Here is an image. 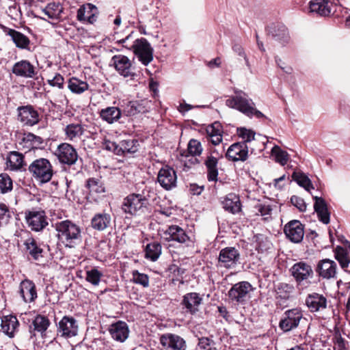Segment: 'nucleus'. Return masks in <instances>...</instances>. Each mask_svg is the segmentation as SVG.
<instances>
[{
    "instance_id": "2eb2a0df",
    "label": "nucleus",
    "mask_w": 350,
    "mask_h": 350,
    "mask_svg": "<svg viewBox=\"0 0 350 350\" xmlns=\"http://www.w3.org/2000/svg\"><path fill=\"white\" fill-rule=\"evenodd\" d=\"M286 237L293 243H299L304 235V226L298 220H292L287 223L284 228Z\"/></svg>"
},
{
    "instance_id": "2f4dec72",
    "label": "nucleus",
    "mask_w": 350,
    "mask_h": 350,
    "mask_svg": "<svg viewBox=\"0 0 350 350\" xmlns=\"http://www.w3.org/2000/svg\"><path fill=\"white\" fill-rule=\"evenodd\" d=\"M145 101H130L122 109V114L126 116H133L138 113H144L148 111L145 105Z\"/></svg>"
},
{
    "instance_id": "58836bf2",
    "label": "nucleus",
    "mask_w": 350,
    "mask_h": 350,
    "mask_svg": "<svg viewBox=\"0 0 350 350\" xmlns=\"http://www.w3.org/2000/svg\"><path fill=\"white\" fill-rule=\"evenodd\" d=\"M335 258L338 261L341 267L347 272L350 273V257L346 250L342 247H337L334 252Z\"/></svg>"
},
{
    "instance_id": "dca6fc26",
    "label": "nucleus",
    "mask_w": 350,
    "mask_h": 350,
    "mask_svg": "<svg viewBox=\"0 0 350 350\" xmlns=\"http://www.w3.org/2000/svg\"><path fill=\"white\" fill-rule=\"evenodd\" d=\"M249 148L244 142L232 144L227 150L226 156L232 161H245L248 157Z\"/></svg>"
},
{
    "instance_id": "680f3d73",
    "label": "nucleus",
    "mask_w": 350,
    "mask_h": 350,
    "mask_svg": "<svg viewBox=\"0 0 350 350\" xmlns=\"http://www.w3.org/2000/svg\"><path fill=\"white\" fill-rule=\"evenodd\" d=\"M48 83L51 86L57 87L59 89H63L64 79L60 74L57 73L53 79L48 80Z\"/></svg>"
},
{
    "instance_id": "13d9d810",
    "label": "nucleus",
    "mask_w": 350,
    "mask_h": 350,
    "mask_svg": "<svg viewBox=\"0 0 350 350\" xmlns=\"http://www.w3.org/2000/svg\"><path fill=\"white\" fill-rule=\"evenodd\" d=\"M187 150L189 153L193 156H199L202 152L201 143L195 139H191L188 144Z\"/></svg>"
},
{
    "instance_id": "864d4df0",
    "label": "nucleus",
    "mask_w": 350,
    "mask_h": 350,
    "mask_svg": "<svg viewBox=\"0 0 350 350\" xmlns=\"http://www.w3.org/2000/svg\"><path fill=\"white\" fill-rule=\"evenodd\" d=\"M256 249L259 252H263L268 250L271 245L270 241L261 234L256 236Z\"/></svg>"
},
{
    "instance_id": "f257e3e1",
    "label": "nucleus",
    "mask_w": 350,
    "mask_h": 350,
    "mask_svg": "<svg viewBox=\"0 0 350 350\" xmlns=\"http://www.w3.org/2000/svg\"><path fill=\"white\" fill-rule=\"evenodd\" d=\"M226 106L238 110L249 118H266L265 115L255 107V103L252 98L243 91L234 90V95L230 96L226 100Z\"/></svg>"
},
{
    "instance_id": "de8ad7c7",
    "label": "nucleus",
    "mask_w": 350,
    "mask_h": 350,
    "mask_svg": "<svg viewBox=\"0 0 350 350\" xmlns=\"http://www.w3.org/2000/svg\"><path fill=\"white\" fill-rule=\"evenodd\" d=\"M292 176L293 180L307 191H310L311 189H314L311 180L304 173L295 172Z\"/></svg>"
},
{
    "instance_id": "603ef678",
    "label": "nucleus",
    "mask_w": 350,
    "mask_h": 350,
    "mask_svg": "<svg viewBox=\"0 0 350 350\" xmlns=\"http://www.w3.org/2000/svg\"><path fill=\"white\" fill-rule=\"evenodd\" d=\"M12 189V180L6 174H0V193H6Z\"/></svg>"
},
{
    "instance_id": "bf43d9fd",
    "label": "nucleus",
    "mask_w": 350,
    "mask_h": 350,
    "mask_svg": "<svg viewBox=\"0 0 350 350\" xmlns=\"http://www.w3.org/2000/svg\"><path fill=\"white\" fill-rule=\"evenodd\" d=\"M237 133L243 139L242 142L245 143V144L255 139V133L252 130L247 129L245 128H240L238 129Z\"/></svg>"
},
{
    "instance_id": "a19ab883",
    "label": "nucleus",
    "mask_w": 350,
    "mask_h": 350,
    "mask_svg": "<svg viewBox=\"0 0 350 350\" xmlns=\"http://www.w3.org/2000/svg\"><path fill=\"white\" fill-rule=\"evenodd\" d=\"M44 143V139L38 135L31 133H25L22 138L21 144H24V147L27 148H37Z\"/></svg>"
},
{
    "instance_id": "473e14b6",
    "label": "nucleus",
    "mask_w": 350,
    "mask_h": 350,
    "mask_svg": "<svg viewBox=\"0 0 350 350\" xmlns=\"http://www.w3.org/2000/svg\"><path fill=\"white\" fill-rule=\"evenodd\" d=\"M269 33L282 45L288 44L290 41L288 29L283 25H277L271 27Z\"/></svg>"
},
{
    "instance_id": "20e7f679",
    "label": "nucleus",
    "mask_w": 350,
    "mask_h": 350,
    "mask_svg": "<svg viewBox=\"0 0 350 350\" xmlns=\"http://www.w3.org/2000/svg\"><path fill=\"white\" fill-rule=\"evenodd\" d=\"M29 173L40 183L49 182L53 175L51 162L44 158L34 160L28 167Z\"/></svg>"
},
{
    "instance_id": "b1692460",
    "label": "nucleus",
    "mask_w": 350,
    "mask_h": 350,
    "mask_svg": "<svg viewBox=\"0 0 350 350\" xmlns=\"http://www.w3.org/2000/svg\"><path fill=\"white\" fill-rule=\"evenodd\" d=\"M306 304L310 312H319L327 307V299L321 294L313 293L307 296Z\"/></svg>"
},
{
    "instance_id": "39448f33",
    "label": "nucleus",
    "mask_w": 350,
    "mask_h": 350,
    "mask_svg": "<svg viewBox=\"0 0 350 350\" xmlns=\"http://www.w3.org/2000/svg\"><path fill=\"white\" fill-rule=\"evenodd\" d=\"M134 54L144 66L148 65L153 59V49L146 39H137L131 46Z\"/></svg>"
},
{
    "instance_id": "bb28decb",
    "label": "nucleus",
    "mask_w": 350,
    "mask_h": 350,
    "mask_svg": "<svg viewBox=\"0 0 350 350\" xmlns=\"http://www.w3.org/2000/svg\"><path fill=\"white\" fill-rule=\"evenodd\" d=\"M109 332L115 340L120 342L125 341L129 334L127 324L121 321L111 325Z\"/></svg>"
},
{
    "instance_id": "e2e57ef3",
    "label": "nucleus",
    "mask_w": 350,
    "mask_h": 350,
    "mask_svg": "<svg viewBox=\"0 0 350 350\" xmlns=\"http://www.w3.org/2000/svg\"><path fill=\"white\" fill-rule=\"evenodd\" d=\"M258 211L262 216L264 217L265 219H267L271 215V208L267 204H259L258 206Z\"/></svg>"
},
{
    "instance_id": "774afa93",
    "label": "nucleus",
    "mask_w": 350,
    "mask_h": 350,
    "mask_svg": "<svg viewBox=\"0 0 350 350\" xmlns=\"http://www.w3.org/2000/svg\"><path fill=\"white\" fill-rule=\"evenodd\" d=\"M275 62L277 65L286 73L290 74L291 72V68L290 67H284L283 65L284 64V62L281 60V59L278 57H275Z\"/></svg>"
},
{
    "instance_id": "9b49d317",
    "label": "nucleus",
    "mask_w": 350,
    "mask_h": 350,
    "mask_svg": "<svg viewBox=\"0 0 350 350\" xmlns=\"http://www.w3.org/2000/svg\"><path fill=\"white\" fill-rule=\"evenodd\" d=\"M17 110L18 120L24 126H32L39 122V113L31 105L18 107Z\"/></svg>"
},
{
    "instance_id": "79ce46f5",
    "label": "nucleus",
    "mask_w": 350,
    "mask_h": 350,
    "mask_svg": "<svg viewBox=\"0 0 350 350\" xmlns=\"http://www.w3.org/2000/svg\"><path fill=\"white\" fill-rule=\"evenodd\" d=\"M68 88L72 93L80 94L88 90L89 85L86 81L72 77L68 80Z\"/></svg>"
},
{
    "instance_id": "6e6552de",
    "label": "nucleus",
    "mask_w": 350,
    "mask_h": 350,
    "mask_svg": "<svg viewBox=\"0 0 350 350\" xmlns=\"http://www.w3.org/2000/svg\"><path fill=\"white\" fill-rule=\"evenodd\" d=\"M55 154L61 163L68 165L75 164L78 159L77 150L68 143L59 144L55 150Z\"/></svg>"
},
{
    "instance_id": "4c0bfd02",
    "label": "nucleus",
    "mask_w": 350,
    "mask_h": 350,
    "mask_svg": "<svg viewBox=\"0 0 350 350\" xmlns=\"http://www.w3.org/2000/svg\"><path fill=\"white\" fill-rule=\"evenodd\" d=\"M8 166L12 170H18L25 165L24 157L16 151L11 152L8 157Z\"/></svg>"
},
{
    "instance_id": "393cba45",
    "label": "nucleus",
    "mask_w": 350,
    "mask_h": 350,
    "mask_svg": "<svg viewBox=\"0 0 350 350\" xmlns=\"http://www.w3.org/2000/svg\"><path fill=\"white\" fill-rule=\"evenodd\" d=\"M26 219L32 230L40 231L47 224L43 211H31L26 215Z\"/></svg>"
},
{
    "instance_id": "f3484780",
    "label": "nucleus",
    "mask_w": 350,
    "mask_h": 350,
    "mask_svg": "<svg viewBox=\"0 0 350 350\" xmlns=\"http://www.w3.org/2000/svg\"><path fill=\"white\" fill-rule=\"evenodd\" d=\"M12 72L17 77L34 78L38 74V69L28 60H21L14 64Z\"/></svg>"
},
{
    "instance_id": "5701e85b",
    "label": "nucleus",
    "mask_w": 350,
    "mask_h": 350,
    "mask_svg": "<svg viewBox=\"0 0 350 350\" xmlns=\"http://www.w3.org/2000/svg\"><path fill=\"white\" fill-rule=\"evenodd\" d=\"M19 293L25 303H31L37 298L36 285L30 280L25 279L21 282Z\"/></svg>"
},
{
    "instance_id": "5fc2aeb1",
    "label": "nucleus",
    "mask_w": 350,
    "mask_h": 350,
    "mask_svg": "<svg viewBox=\"0 0 350 350\" xmlns=\"http://www.w3.org/2000/svg\"><path fill=\"white\" fill-rule=\"evenodd\" d=\"M132 275L134 283L140 284L145 288L149 286V277L148 275L139 273L138 271L135 270L132 272Z\"/></svg>"
},
{
    "instance_id": "72a5a7b5",
    "label": "nucleus",
    "mask_w": 350,
    "mask_h": 350,
    "mask_svg": "<svg viewBox=\"0 0 350 350\" xmlns=\"http://www.w3.org/2000/svg\"><path fill=\"white\" fill-rule=\"evenodd\" d=\"M221 203L223 208L232 214H235L241 211L239 198L234 193L228 194Z\"/></svg>"
},
{
    "instance_id": "69168bd1",
    "label": "nucleus",
    "mask_w": 350,
    "mask_h": 350,
    "mask_svg": "<svg viewBox=\"0 0 350 350\" xmlns=\"http://www.w3.org/2000/svg\"><path fill=\"white\" fill-rule=\"evenodd\" d=\"M208 140L210 141L213 145H218L222 141V135L219 130L215 132V135H210L207 136Z\"/></svg>"
},
{
    "instance_id": "e433bc0d",
    "label": "nucleus",
    "mask_w": 350,
    "mask_h": 350,
    "mask_svg": "<svg viewBox=\"0 0 350 350\" xmlns=\"http://www.w3.org/2000/svg\"><path fill=\"white\" fill-rule=\"evenodd\" d=\"M139 144L137 139H125L120 142L118 155L133 154L138 151Z\"/></svg>"
},
{
    "instance_id": "ddd939ff",
    "label": "nucleus",
    "mask_w": 350,
    "mask_h": 350,
    "mask_svg": "<svg viewBox=\"0 0 350 350\" xmlns=\"http://www.w3.org/2000/svg\"><path fill=\"white\" fill-rule=\"evenodd\" d=\"M157 180L163 189L170 190L176 185V173L172 167L166 165L159 170Z\"/></svg>"
},
{
    "instance_id": "4be33fe9",
    "label": "nucleus",
    "mask_w": 350,
    "mask_h": 350,
    "mask_svg": "<svg viewBox=\"0 0 350 350\" xmlns=\"http://www.w3.org/2000/svg\"><path fill=\"white\" fill-rule=\"evenodd\" d=\"M63 131L66 140L75 142L81 139L85 131V125L76 122L66 125L64 128Z\"/></svg>"
},
{
    "instance_id": "f704fd0d",
    "label": "nucleus",
    "mask_w": 350,
    "mask_h": 350,
    "mask_svg": "<svg viewBox=\"0 0 350 350\" xmlns=\"http://www.w3.org/2000/svg\"><path fill=\"white\" fill-rule=\"evenodd\" d=\"M18 325L19 323L16 317L12 315L5 316L1 321V330L9 337L12 338Z\"/></svg>"
},
{
    "instance_id": "4d7b16f0",
    "label": "nucleus",
    "mask_w": 350,
    "mask_h": 350,
    "mask_svg": "<svg viewBox=\"0 0 350 350\" xmlns=\"http://www.w3.org/2000/svg\"><path fill=\"white\" fill-rule=\"evenodd\" d=\"M87 187L92 193H101L105 191V189L100 182L95 178H90L87 181Z\"/></svg>"
},
{
    "instance_id": "f03ea898",
    "label": "nucleus",
    "mask_w": 350,
    "mask_h": 350,
    "mask_svg": "<svg viewBox=\"0 0 350 350\" xmlns=\"http://www.w3.org/2000/svg\"><path fill=\"white\" fill-rule=\"evenodd\" d=\"M57 237L65 247L72 248L81 239L80 227L70 220L58 221L55 225Z\"/></svg>"
},
{
    "instance_id": "c85d7f7f",
    "label": "nucleus",
    "mask_w": 350,
    "mask_h": 350,
    "mask_svg": "<svg viewBox=\"0 0 350 350\" xmlns=\"http://www.w3.org/2000/svg\"><path fill=\"white\" fill-rule=\"evenodd\" d=\"M332 5V3L325 0H314L309 3L310 12L322 16H326L331 14Z\"/></svg>"
},
{
    "instance_id": "6e6d98bb",
    "label": "nucleus",
    "mask_w": 350,
    "mask_h": 350,
    "mask_svg": "<svg viewBox=\"0 0 350 350\" xmlns=\"http://www.w3.org/2000/svg\"><path fill=\"white\" fill-rule=\"evenodd\" d=\"M12 217V212L5 204L0 203V226L8 224Z\"/></svg>"
},
{
    "instance_id": "a878e982",
    "label": "nucleus",
    "mask_w": 350,
    "mask_h": 350,
    "mask_svg": "<svg viewBox=\"0 0 350 350\" xmlns=\"http://www.w3.org/2000/svg\"><path fill=\"white\" fill-rule=\"evenodd\" d=\"M214 153L215 150L210 152L204 163L206 168L208 180L216 182L218 178V157L214 156Z\"/></svg>"
},
{
    "instance_id": "ea45409f",
    "label": "nucleus",
    "mask_w": 350,
    "mask_h": 350,
    "mask_svg": "<svg viewBox=\"0 0 350 350\" xmlns=\"http://www.w3.org/2000/svg\"><path fill=\"white\" fill-rule=\"evenodd\" d=\"M24 245L29 254L36 260L42 257L43 250L33 238L27 239Z\"/></svg>"
},
{
    "instance_id": "cd10ccee",
    "label": "nucleus",
    "mask_w": 350,
    "mask_h": 350,
    "mask_svg": "<svg viewBox=\"0 0 350 350\" xmlns=\"http://www.w3.org/2000/svg\"><path fill=\"white\" fill-rule=\"evenodd\" d=\"M101 120L109 124L119 122L122 116V111L118 107H107L100 110Z\"/></svg>"
},
{
    "instance_id": "3c124183",
    "label": "nucleus",
    "mask_w": 350,
    "mask_h": 350,
    "mask_svg": "<svg viewBox=\"0 0 350 350\" xmlns=\"http://www.w3.org/2000/svg\"><path fill=\"white\" fill-rule=\"evenodd\" d=\"M49 320L44 316L38 315L33 321L34 329L38 332L43 333L49 326Z\"/></svg>"
},
{
    "instance_id": "aec40b11",
    "label": "nucleus",
    "mask_w": 350,
    "mask_h": 350,
    "mask_svg": "<svg viewBox=\"0 0 350 350\" xmlns=\"http://www.w3.org/2000/svg\"><path fill=\"white\" fill-rule=\"evenodd\" d=\"M160 342L167 350H185V341L180 336L173 334H165L160 337Z\"/></svg>"
},
{
    "instance_id": "1a4fd4ad",
    "label": "nucleus",
    "mask_w": 350,
    "mask_h": 350,
    "mask_svg": "<svg viewBox=\"0 0 350 350\" xmlns=\"http://www.w3.org/2000/svg\"><path fill=\"white\" fill-rule=\"evenodd\" d=\"M98 14V8L92 3H87L78 9L77 19L82 23L93 25L96 22Z\"/></svg>"
},
{
    "instance_id": "09e8293b",
    "label": "nucleus",
    "mask_w": 350,
    "mask_h": 350,
    "mask_svg": "<svg viewBox=\"0 0 350 350\" xmlns=\"http://www.w3.org/2000/svg\"><path fill=\"white\" fill-rule=\"evenodd\" d=\"M85 275V280L95 286L99 285L103 276V273L95 267L86 271Z\"/></svg>"
},
{
    "instance_id": "c756f323",
    "label": "nucleus",
    "mask_w": 350,
    "mask_h": 350,
    "mask_svg": "<svg viewBox=\"0 0 350 350\" xmlns=\"http://www.w3.org/2000/svg\"><path fill=\"white\" fill-rule=\"evenodd\" d=\"M314 200H315L314 208L319 220L323 224H327L329 222L330 214L325 201L322 198L317 196H314Z\"/></svg>"
},
{
    "instance_id": "7c9ffc66",
    "label": "nucleus",
    "mask_w": 350,
    "mask_h": 350,
    "mask_svg": "<svg viewBox=\"0 0 350 350\" xmlns=\"http://www.w3.org/2000/svg\"><path fill=\"white\" fill-rule=\"evenodd\" d=\"M165 234L168 235L165 239L167 241H175L180 243H185L189 240V237L185 230L178 226H171L165 232Z\"/></svg>"
},
{
    "instance_id": "6ab92c4d",
    "label": "nucleus",
    "mask_w": 350,
    "mask_h": 350,
    "mask_svg": "<svg viewBox=\"0 0 350 350\" xmlns=\"http://www.w3.org/2000/svg\"><path fill=\"white\" fill-rule=\"evenodd\" d=\"M291 275L297 283L312 278V267L303 261L295 263L291 269Z\"/></svg>"
},
{
    "instance_id": "0eeeda50",
    "label": "nucleus",
    "mask_w": 350,
    "mask_h": 350,
    "mask_svg": "<svg viewBox=\"0 0 350 350\" xmlns=\"http://www.w3.org/2000/svg\"><path fill=\"white\" fill-rule=\"evenodd\" d=\"M241 254L234 247H226L220 250L218 266L226 269H233L239 262Z\"/></svg>"
},
{
    "instance_id": "423d86ee",
    "label": "nucleus",
    "mask_w": 350,
    "mask_h": 350,
    "mask_svg": "<svg viewBox=\"0 0 350 350\" xmlns=\"http://www.w3.org/2000/svg\"><path fill=\"white\" fill-rule=\"evenodd\" d=\"M303 313L301 309L295 308L284 312L279 323V327L284 332H290L297 328L301 319Z\"/></svg>"
},
{
    "instance_id": "c03bdc74",
    "label": "nucleus",
    "mask_w": 350,
    "mask_h": 350,
    "mask_svg": "<svg viewBox=\"0 0 350 350\" xmlns=\"http://www.w3.org/2000/svg\"><path fill=\"white\" fill-rule=\"evenodd\" d=\"M8 34L17 47L20 49H27L30 40L26 36L14 29H10Z\"/></svg>"
},
{
    "instance_id": "9d476101",
    "label": "nucleus",
    "mask_w": 350,
    "mask_h": 350,
    "mask_svg": "<svg viewBox=\"0 0 350 350\" xmlns=\"http://www.w3.org/2000/svg\"><path fill=\"white\" fill-rule=\"evenodd\" d=\"M252 290V286L248 282H240L232 286L228 291V296L237 302L243 303L250 298Z\"/></svg>"
},
{
    "instance_id": "37998d69",
    "label": "nucleus",
    "mask_w": 350,
    "mask_h": 350,
    "mask_svg": "<svg viewBox=\"0 0 350 350\" xmlns=\"http://www.w3.org/2000/svg\"><path fill=\"white\" fill-rule=\"evenodd\" d=\"M275 291L276 298L284 300L288 299L294 291V286L292 284L281 282L275 286Z\"/></svg>"
},
{
    "instance_id": "052dcab7",
    "label": "nucleus",
    "mask_w": 350,
    "mask_h": 350,
    "mask_svg": "<svg viewBox=\"0 0 350 350\" xmlns=\"http://www.w3.org/2000/svg\"><path fill=\"white\" fill-rule=\"evenodd\" d=\"M291 202L293 206L299 210V211L304 212L306 210V204L300 197L293 196L291 198Z\"/></svg>"
},
{
    "instance_id": "8fccbe9b",
    "label": "nucleus",
    "mask_w": 350,
    "mask_h": 350,
    "mask_svg": "<svg viewBox=\"0 0 350 350\" xmlns=\"http://www.w3.org/2000/svg\"><path fill=\"white\" fill-rule=\"evenodd\" d=\"M271 154L275 157V161L282 165H286L289 159L287 152L282 150L280 146L276 145L271 149Z\"/></svg>"
},
{
    "instance_id": "412c9836",
    "label": "nucleus",
    "mask_w": 350,
    "mask_h": 350,
    "mask_svg": "<svg viewBox=\"0 0 350 350\" xmlns=\"http://www.w3.org/2000/svg\"><path fill=\"white\" fill-rule=\"evenodd\" d=\"M336 263L334 260L326 258L318 262L316 271L320 277L329 280L336 277Z\"/></svg>"
},
{
    "instance_id": "a211bd4d",
    "label": "nucleus",
    "mask_w": 350,
    "mask_h": 350,
    "mask_svg": "<svg viewBox=\"0 0 350 350\" xmlns=\"http://www.w3.org/2000/svg\"><path fill=\"white\" fill-rule=\"evenodd\" d=\"M202 298L197 293H189L183 297L181 306L186 312L191 315L196 314L199 311V306L201 305Z\"/></svg>"
},
{
    "instance_id": "0e129e2a",
    "label": "nucleus",
    "mask_w": 350,
    "mask_h": 350,
    "mask_svg": "<svg viewBox=\"0 0 350 350\" xmlns=\"http://www.w3.org/2000/svg\"><path fill=\"white\" fill-rule=\"evenodd\" d=\"M232 50L236 53H237L239 56H242L244 57L245 60V64L247 66H250L249 64V61H248V59L247 58V56L244 52V50L242 47L241 45H240L239 44H234L233 46H232Z\"/></svg>"
},
{
    "instance_id": "f8f14e48",
    "label": "nucleus",
    "mask_w": 350,
    "mask_h": 350,
    "mask_svg": "<svg viewBox=\"0 0 350 350\" xmlns=\"http://www.w3.org/2000/svg\"><path fill=\"white\" fill-rule=\"evenodd\" d=\"M79 326L77 321L72 317L65 316L59 322L58 334L64 338H71L77 335Z\"/></svg>"
},
{
    "instance_id": "a18cd8bd",
    "label": "nucleus",
    "mask_w": 350,
    "mask_h": 350,
    "mask_svg": "<svg viewBox=\"0 0 350 350\" xmlns=\"http://www.w3.org/2000/svg\"><path fill=\"white\" fill-rule=\"evenodd\" d=\"M63 11L62 5L59 2H51L47 4L43 10V12L49 18L55 19L58 18Z\"/></svg>"
},
{
    "instance_id": "49530a36",
    "label": "nucleus",
    "mask_w": 350,
    "mask_h": 350,
    "mask_svg": "<svg viewBox=\"0 0 350 350\" xmlns=\"http://www.w3.org/2000/svg\"><path fill=\"white\" fill-rule=\"evenodd\" d=\"M145 252L146 258L155 261L161 254V245L158 242H152L146 245Z\"/></svg>"
},
{
    "instance_id": "338daca9",
    "label": "nucleus",
    "mask_w": 350,
    "mask_h": 350,
    "mask_svg": "<svg viewBox=\"0 0 350 350\" xmlns=\"http://www.w3.org/2000/svg\"><path fill=\"white\" fill-rule=\"evenodd\" d=\"M198 346L201 349L211 350V341L208 338H202L199 340Z\"/></svg>"
},
{
    "instance_id": "4468645a",
    "label": "nucleus",
    "mask_w": 350,
    "mask_h": 350,
    "mask_svg": "<svg viewBox=\"0 0 350 350\" xmlns=\"http://www.w3.org/2000/svg\"><path fill=\"white\" fill-rule=\"evenodd\" d=\"M111 62L116 70L124 77H133L135 75L131 62L126 56L122 55H114L111 58Z\"/></svg>"
},
{
    "instance_id": "7ed1b4c3",
    "label": "nucleus",
    "mask_w": 350,
    "mask_h": 350,
    "mask_svg": "<svg viewBox=\"0 0 350 350\" xmlns=\"http://www.w3.org/2000/svg\"><path fill=\"white\" fill-rule=\"evenodd\" d=\"M150 189L146 187L142 193H132L124 198L122 210L131 215H139L148 209Z\"/></svg>"
},
{
    "instance_id": "c9c22d12",
    "label": "nucleus",
    "mask_w": 350,
    "mask_h": 350,
    "mask_svg": "<svg viewBox=\"0 0 350 350\" xmlns=\"http://www.w3.org/2000/svg\"><path fill=\"white\" fill-rule=\"evenodd\" d=\"M111 216L105 212L96 214L91 220L92 227L97 230L102 231L106 229L111 224Z\"/></svg>"
}]
</instances>
